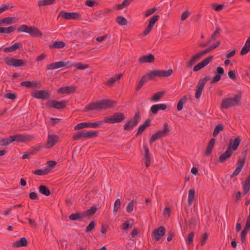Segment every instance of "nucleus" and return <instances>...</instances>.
Returning <instances> with one entry per match:
<instances>
[{"mask_svg": "<svg viewBox=\"0 0 250 250\" xmlns=\"http://www.w3.org/2000/svg\"><path fill=\"white\" fill-rule=\"evenodd\" d=\"M173 70L171 69L167 70H154L150 71L147 74L143 76L137 84L135 90H139L147 81L153 80L155 77H168L172 75Z\"/></svg>", "mask_w": 250, "mask_h": 250, "instance_id": "nucleus-1", "label": "nucleus"}, {"mask_svg": "<svg viewBox=\"0 0 250 250\" xmlns=\"http://www.w3.org/2000/svg\"><path fill=\"white\" fill-rule=\"evenodd\" d=\"M115 104V101L109 99L91 102L84 107L83 111L87 112L92 110L99 111L103 109H107L114 106Z\"/></svg>", "mask_w": 250, "mask_h": 250, "instance_id": "nucleus-2", "label": "nucleus"}, {"mask_svg": "<svg viewBox=\"0 0 250 250\" xmlns=\"http://www.w3.org/2000/svg\"><path fill=\"white\" fill-rule=\"evenodd\" d=\"M73 66H75L77 69L80 70H83L88 67V65L87 64H82L81 62L76 63L73 64L69 61H59L47 64L46 69L47 70H50L62 67L70 68Z\"/></svg>", "mask_w": 250, "mask_h": 250, "instance_id": "nucleus-3", "label": "nucleus"}, {"mask_svg": "<svg viewBox=\"0 0 250 250\" xmlns=\"http://www.w3.org/2000/svg\"><path fill=\"white\" fill-rule=\"evenodd\" d=\"M241 101V96L235 95L233 98H227L222 100L221 104L222 109H227L239 104Z\"/></svg>", "mask_w": 250, "mask_h": 250, "instance_id": "nucleus-4", "label": "nucleus"}, {"mask_svg": "<svg viewBox=\"0 0 250 250\" xmlns=\"http://www.w3.org/2000/svg\"><path fill=\"white\" fill-rule=\"evenodd\" d=\"M18 32H25L29 34L32 36L41 37L42 33L34 26H28L25 24L21 25L17 29Z\"/></svg>", "mask_w": 250, "mask_h": 250, "instance_id": "nucleus-5", "label": "nucleus"}, {"mask_svg": "<svg viewBox=\"0 0 250 250\" xmlns=\"http://www.w3.org/2000/svg\"><path fill=\"white\" fill-rule=\"evenodd\" d=\"M98 131L82 130L77 132L73 137L74 140H78L81 138H92L98 136Z\"/></svg>", "mask_w": 250, "mask_h": 250, "instance_id": "nucleus-6", "label": "nucleus"}, {"mask_svg": "<svg viewBox=\"0 0 250 250\" xmlns=\"http://www.w3.org/2000/svg\"><path fill=\"white\" fill-rule=\"evenodd\" d=\"M170 132V129L167 123H165L164 124V129L162 130H160L156 133L153 134L150 138L149 143L152 144L156 140L161 139V138L167 136Z\"/></svg>", "mask_w": 250, "mask_h": 250, "instance_id": "nucleus-7", "label": "nucleus"}, {"mask_svg": "<svg viewBox=\"0 0 250 250\" xmlns=\"http://www.w3.org/2000/svg\"><path fill=\"white\" fill-rule=\"evenodd\" d=\"M125 118V116L123 113L116 112L110 117H105L102 122L109 124L119 123L124 120Z\"/></svg>", "mask_w": 250, "mask_h": 250, "instance_id": "nucleus-8", "label": "nucleus"}, {"mask_svg": "<svg viewBox=\"0 0 250 250\" xmlns=\"http://www.w3.org/2000/svg\"><path fill=\"white\" fill-rule=\"evenodd\" d=\"M141 120V115L139 112H137L134 117L128 120L124 125V129L125 131H131L136 126Z\"/></svg>", "mask_w": 250, "mask_h": 250, "instance_id": "nucleus-9", "label": "nucleus"}, {"mask_svg": "<svg viewBox=\"0 0 250 250\" xmlns=\"http://www.w3.org/2000/svg\"><path fill=\"white\" fill-rule=\"evenodd\" d=\"M103 122L102 121H98L94 123L91 122H83L78 124L75 127L74 129L75 130H78L84 128L91 127L93 128H99L102 124Z\"/></svg>", "mask_w": 250, "mask_h": 250, "instance_id": "nucleus-10", "label": "nucleus"}, {"mask_svg": "<svg viewBox=\"0 0 250 250\" xmlns=\"http://www.w3.org/2000/svg\"><path fill=\"white\" fill-rule=\"evenodd\" d=\"M67 103L68 102L66 101L51 100L45 104V106L48 108H54L60 110L64 108L67 105Z\"/></svg>", "mask_w": 250, "mask_h": 250, "instance_id": "nucleus-11", "label": "nucleus"}, {"mask_svg": "<svg viewBox=\"0 0 250 250\" xmlns=\"http://www.w3.org/2000/svg\"><path fill=\"white\" fill-rule=\"evenodd\" d=\"M209 79L210 77L209 76H206L203 78L199 80L196 86V90L195 95L196 98L198 99L200 98L205 84Z\"/></svg>", "mask_w": 250, "mask_h": 250, "instance_id": "nucleus-12", "label": "nucleus"}, {"mask_svg": "<svg viewBox=\"0 0 250 250\" xmlns=\"http://www.w3.org/2000/svg\"><path fill=\"white\" fill-rule=\"evenodd\" d=\"M111 12V9L109 8H105L103 10L96 11L92 15V19L90 20V21L93 22L94 21H97L100 18H103L106 16L110 14Z\"/></svg>", "mask_w": 250, "mask_h": 250, "instance_id": "nucleus-13", "label": "nucleus"}, {"mask_svg": "<svg viewBox=\"0 0 250 250\" xmlns=\"http://www.w3.org/2000/svg\"><path fill=\"white\" fill-rule=\"evenodd\" d=\"M246 154H245L243 156L242 158H239L237 163H236V167L232 174L230 175V178H232L237 176L241 171L243 169L244 165L246 162Z\"/></svg>", "mask_w": 250, "mask_h": 250, "instance_id": "nucleus-14", "label": "nucleus"}, {"mask_svg": "<svg viewBox=\"0 0 250 250\" xmlns=\"http://www.w3.org/2000/svg\"><path fill=\"white\" fill-rule=\"evenodd\" d=\"M60 17L66 20H78L81 18V15L78 12H67L62 11L59 13L58 18Z\"/></svg>", "mask_w": 250, "mask_h": 250, "instance_id": "nucleus-15", "label": "nucleus"}, {"mask_svg": "<svg viewBox=\"0 0 250 250\" xmlns=\"http://www.w3.org/2000/svg\"><path fill=\"white\" fill-rule=\"evenodd\" d=\"M11 142L15 141L19 142H25L31 141L34 138V136L30 135L17 134L10 136Z\"/></svg>", "mask_w": 250, "mask_h": 250, "instance_id": "nucleus-16", "label": "nucleus"}, {"mask_svg": "<svg viewBox=\"0 0 250 250\" xmlns=\"http://www.w3.org/2000/svg\"><path fill=\"white\" fill-rule=\"evenodd\" d=\"M3 60L6 64L9 66L20 67L24 65V61L21 59H17L6 57L4 58Z\"/></svg>", "mask_w": 250, "mask_h": 250, "instance_id": "nucleus-17", "label": "nucleus"}, {"mask_svg": "<svg viewBox=\"0 0 250 250\" xmlns=\"http://www.w3.org/2000/svg\"><path fill=\"white\" fill-rule=\"evenodd\" d=\"M160 16L159 15H154L149 19V23L147 27L144 31L143 35L146 36L149 34L152 30L155 22L159 20Z\"/></svg>", "mask_w": 250, "mask_h": 250, "instance_id": "nucleus-18", "label": "nucleus"}, {"mask_svg": "<svg viewBox=\"0 0 250 250\" xmlns=\"http://www.w3.org/2000/svg\"><path fill=\"white\" fill-rule=\"evenodd\" d=\"M213 56H209L207 58H205L197 64H196L193 68L194 72H197L201 69L207 66L212 60Z\"/></svg>", "mask_w": 250, "mask_h": 250, "instance_id": "nucleus-19", "label": "nucleus"}, {"mask_svg": "<svg viewBox=\"0 0 250 250\" xmlns=\"http://www.w3.org/2000/svg\"><path fill=\"white\" fill-rule=\"evenodd\" d=\"M59 137L56 135L48 134L45 147L48 149L53 147L58 142Z\"/></svg>", "mask_w": 250, "mask_h": 250, "instance_id": "nucleus-20", "label": "nucleus"}, {"mask_svg": "<svg viewBox=\"0 0 250 250\" xmlns=\"http://www.w3.org/2000/svg\"><path fill=\"white\" fill-rule=\"evenodd\" d=\"M32 96L36 98L42 100H47L50 97L49 93L43 90H35L32 93Z\"/></svg>", "mask_w": 250, "mask_h": 250, "instance_id": "nucleus-21", "label": "nucleus"}, {"mask_svg": "<svg viewBox=\"0 0 250 250\" xmlns=\"http://www.w3.org/2000/svg\"><path fill=\"white\" fill-rule=\"evenodd\" d=\"M241 139L240 137H237L234 140L230 139L228 148L232 151H235L237 149L241 143Z\"/></svg>", "mask_w": 250, "mask_h": 250, "instance_id": "nucleus-22", "label": "nucleus"}, {"mask_svg": "<svg viewBox=\"0 0 250 250\" xmlns=\"http://www.w3.org/2000/svg\"><path fill=\"white\" fill-rule=\"evenodd\" d=\"M225 71L224 69L218 66L217 67L216 70L214 72L215 76L213 78L211 81V83H215L218 82L221 79V76L224 74Z\"/></svg>", "mask_w": 250, "mask_h": 250, "instance_id": "nucleus-23", "label": "nucleus"}, {"mask_svg": "<svg viewBox=\"0 0 250 250\" xmlns=\"http://www.w3.org/2000/svg\"><path fill=\"white\" fill-rule=\"evenodd\" d=\"M166 233V229L164 227H160L157 229H155L152 232V235L157 241H159L161 238Z\"/></svg>", "mask_w": 250, "mask_h": 250, "instance_id": "nucleus-24", "label": "nucleus"}, {"mask_svg": "<svg viewBox=\"0 0 250 250\" xmlns=\"http://www.w3.org/2000/svg\"><path fill=\"white\" fill-rule=\"evenodd\" d=\"M154 61V56L152 54L142 56L138 59V61L140 63H152Z\"/></svg>", "mask_w": 250, "mask_h": 250, "instance_id": "nucleus-25", "label": "nucleus"}, {"mask_svg": "<svg viewBox=\"0 0 250 250\" xmlns=\"http://www.w3.org/2000/svg\"><path fill=\"white\" fill-rule=\"evenodd\" d=\"M167 108V105L165 104L153 105L150 108V111L153 114L157 113L159 110H165Z\"/></svg>", "mask_w": 250, "mask_h": 250, "instance_id": "nucleus-26", "label": "nucleus"}, {"mask_svg": "<svg viewBox=\"0 0 250 250\" xmlns=\"http://www.w3.org/2000/svg\"><path fill=\"white\" fill-rule=\"evenodd\" d=\"M201 57L199 53L194 55L190 59L186 62V66L188 68H191Z\"/></svg>", "mask_w": 250, "mask_h": 250, "instance_id": "nucleus-27", "label": "nucleus"}, {"mask_svg": "<svg viewBox=\"0 0 250 250\" xmlns=\"http://www.w3.org/2000/svg\"><path fill=\"white\" fill-rule=\"evenodd\" d=\"M144 149L145 150L144 159L145 160V164L146 167H148L150 165L151 158L149 154V150L146 145L144 146Z\"/></svg>", "mask_w": 250, "mask_h": 250, "instance_id": "nucleus-28", "label": "nucleus"}, {"mask_svg": "<svg viewBox=\"0 0 250 250\" xmlns=\"http://www.w3.org/2000/svg\"><path fill=\"white\" fill-rule=\"evenodd\" d=\"M28 245V241L26 238L22 237L19 240L12 243V246L14 248L26 247Z\"/></svg>", "mask_w": 250, "mask_h": 250, "instance_id": "nucleus-29", "label": "nucleus"}, {"mask_svg": "<svg viewBox=\"0 0 250 250\" xmlns=\"http://www.w3.org/2000/svg\"><path fill=\"white\" fill-rule=\"evenodd\" d=\"M232 153L233 152L232 151L227 148L226 151L220 156L218 160L219 161L220 163L225 162L231 156Z\"/></svg>", "mask_w": 250, "mask_h": 250, "instance_id": "nucleus-30", "label": "nucleus"}, {"mask_svg": "<svg viewBox=\"0 0 250 250\" xmlns=\"http://www.w3.org/2000/svg\"><path fill=\"white\" fill-rule=\"evenodd\" d=\"M22 43L20 42L15 43L11 46L6 47L3 49L4 52H12L15 51L18 48H22Z\"/></svg>", "mask_w": 250, "mask_h": 250, "instance_id": "nucleus-31", "label": "nucleus"}, {"mask_svg": "<svg viewBox=\"0 0 250 250\" xmlns=\"http://www.w3.org/2000/svg\"><path fill=\"white\" fill-rule=\"evenodd\" d=\"M151 122V121L150 119H146L145 123L139 126L138 132L136 134L135 136H137L142 134L147 127L150 125Z\"/></svg>", "mask_w": 250, "mask_h": 250, "instance_id": "nucleus-32", "label": "nucleus"}, {"mask_svg": "<svg viewBox=\"0 0 250 250\" xmlns=\"http://www.w3.org/2000/svg\"><path fill=\"white\" fill-rule=\"evenodd\" d=\"M76 90V88L73 86H67L60 87L58 90V92L64 94V93H73Z\"/></svg>", "mask_w": 250, "mask_h": 250, "instance_id": "nucleus-33", "label": "nucleus"}, {"mask_svg": "<svg viewBox=\"0 0 250 250\" xmlns=\"http://www.w3.org/2000/svg\"><path fill=\"white\" fill-rule=\"evenodd\" d=\"M190 98V96L189 95H185L180 99L177 106V109L178 111L182 110L184 104L187 102L188 99Z\"/></svg>", "mask_w": 250, "mask_h": 250, "instance_id": "nucleus-34", "label": "nucleus"}, {"mask_svg": "<svg viewBox=\"0 0 250 250\" xmlns=\"http://www.w3.org/2000/svg\"><path fill=\"white\" fill-rule=\"evenodd\" d=\"M215 141L216 140L214 138H211L209 141L205 151V153L208 156L211 154L212 150L215 145Z\"/></svg>", "mask_w": 250, "mask_h": 250, "instance_id": "nucleus-35", "label": "nucleus"}, {"mask_svg": "<svg viewBox=\"0 0 250 250\" xmlns=\"http://www.w3.org/2000/svg\"><path fill=\"white\" fill-rule=\"evenodd\" d=\"M20 84L26 87H39V84L35 81H23L21 82Z\"/></svg>", "mask_w": 250, "mask_h": 250, "instance_id": "nucleus-36", "label": "nucleus"}, {"mask_svg": "<svg viewBox=\"0 0 250 250\" xmlns=\"http://www.w3.org/2000/svg\"><path fill=\"white\" fill-rule=\"evenodd\" d=\"M165 92L161 91L155 93L150 98V100L152 102H158L161 100L163 96L165 95Z\"/></svg>", "mask_w": 250, "mask_h": 250, "instance_id": "nucleus-37", "label": "nucleus"}, {"mask_svg": "<svg viewBox=\"0 0 250 250\" xmlns=\"http://www.w3.org/2000/svg\"><path fill=\"white\" fill-rule=\"evenodd\" d=\"M83 218H84V214L83 213H73L69 216V219L72 221H81Z\"/></svg>", "mask_w": 250, "mask_h": 250, "instance_id": "nucleus-38", "label": "nucleus"}, {"mask_svg": "<svg viewBox=\"0 0 250 250\" xmlns=\"http://www.w3.org/2000/svg\"><path fill=\"white\" fill-rule=\"evenodd\" d=\"M195 196V190L194 189H191L188 191V203L189 206L192 204Z\"/></svg>", "mask_w": 250, "mask_h": 250, "instance_id": "nucleus-39", "label": "nucleus"}, {"mask_svg": "<svg viewBox=\"0 0 250 250\" xmlns=\"http://www.w3.org/2000/svg\"><path fill=\"white\" fill-rule=\"evenodd\" d=\"M122 74H119L116 77H112L108 80V81L105 83L106 85L112 86L114 84L116 81L119 80L122 77Z\"/></svg>", "mask_w": 250, "mask_h": 250, "instance_id": "nucleus-40", "label": "nucleus"}, {"mask_svg": "<svg viewBox=\"0 0 250 250\" xmlns=\"http://www.w3.org/2000/svg\"><path fill=\"white\" fill-rule=\"evenodd\" d=\"M65 42L62 41H55L53 44L49 45V47L50 49L54 48H62L65 46Z\"/></svg>", "mask_w": 250, "mask_h": 250, "instance_id": "nucleus-41", "label": "nucleus"}, {"mask_svg": "<svg viewBox=\"0 0 250 250\" xmlns=\"http://www.w3.org/2000/svg\"><path fill=\"white\" fill-rule=\"evenodd\" d=\"M39 191L41 193L46 196H48L51 194L49 189L44 185H41L39 187Z\"/></svg>", "mask_w": 250, "mask_h": 250, "instance_id": "nucleus-42", "label": "nucleus"}, {"mask_svg": "<svg viewBox=\"0 0 250 250\" xmlns=\"http://www.w3.org/2000/svg\"><path fill=\"white\" fill-rule=\"evenodd\" d=\"M16 29L15 25L9 26L8 27H0V33L9 34L14 32Z\"/></svg>", "mask_w": 250, "mask_h": 250, "instance_id": "nucleus-43", "label": "nucleus"}, {"mask_svg": "<svg viewBox=\"0 0 250 250\" xmlns=\"http://www.w3.org/2000/svg\"><path fill=\"white\" fill-rule=\"evenodd\" d=\"M132 0H124L121 4L116 5L115 8L117 10L122 9L127 6L132 1Z\"/></svg>", "mask_w": 250, "mask_h": 250, "instance_id": "nucleus-44", "label": "nucleus"}, {"mask_svg": "<svg viewBox=\"0 0 250 250\" xmlns=\"http://www.w3.org/2000/svg\"><path fill=\"white\" fill-rule=\"evenodd\" d=\"M97 208L96 206H92L89 209L85 211L83 213L84 214V217L85 216H90L93 215L96 212Z\"/></svg>", "mask_w": 250, "mask_h": 250, "instance_id": "nucleus-45", "label": "nucleus"}, {"mask_svg": "<svg viewBox=\"0 0 250 250\" xmlns=\"http://www.w3.org/2000/svg\"><path fill=\"white\" fill-rule=\"evenodd\" d=\"M116 21L119 25L122 26L126 25L128 23L127 20L122 16H118L116 19Z\"/></svg>", "mask_w": 250, "mask_h": 250, "instance_id": "nucleus-46", "label": "nucleus"}, {"mask_svg": "<svg viewBox=\"0 0 250 250\" xmlns=\"http://www.w3.org/2000/svg\"><path fill=\"white\" fill-rule=\"evenodd\" d=\"M224 130V126L222 124H218L215 126L214 131L213 132V136L216 137L218 135L219 133Z\"/></svg>", "mask_w": 250, "mask_h": 250, "instance_id": "nucleus-47", "label": "nucleus"}, {"mask_svg": "<svg viewBox=\"0 0 250 250\" xmlns=\"http://www.w3.org/2000/svg\"><path fill=\"white\" fill-rule=\"evenodd\" d=\"M33 173L37 175H44L48 173V169H46L45 167L44 169H38L33 171Z\"/></svg>", "mask_w": 250, "mask_h": 250, "instance_id": "nucleus-48", "label": "nucleus"}, {"mask_svg": "<svg viewBox=\"0 0 250 250\" xmlns=\"http://www.w3.org/2000/svg\"><path fill=\"white\" fill-rule=\"evenodd\" d=\"M55 1V0H42L38 1V6H45L50 5L54 3Z\"/></svg>", "mask_w": 250, "mask_h": 250, "instance_id": "nucleus-49", "label": "nucleus"}, {"mask_svg": "<svg viewBox=\"0 0 250 250\" xmlns=\"http://www.w3.org/2000/svg\"><path fill=\"white\" fill-rule=\"evenodd\" d=\"M10 137L6 138L0 139V146H7L11 143Z\"/></svg>", "mask_w": 250, "mask_h": 250, "instance_id": "nucleus-50", "label": "nucleus"}, {"mask_svg": "<svg viewBox=\"0 0 250 250\" xmlns=\"http://www.w3.org/2000/svg\"><path fill=\"white\" fill-rule=\"evenodd\" d=\"M211 7L214 10L218 12L221 11L224 8L225 5L223 4H218L216 3H213L211 4Z\"/></svg>", "mask_w": 250, "mask_h": 250, "instance_id": "nucleus-51", "label": "nucleus"}, {"mask_svg": "<svg viewBox=\"0 0 250 250\" xmlns=\"http://www.w3.org/2000/svg\"><path fill=\"white\" fill-rule=\"evenodd\" d=\"M249 229L247 228H244L243 230L242 231L241 233V241L242 243H244L246 241V235L247 234L248 231L249 230Z\"/></svg>", "mask_w": 250, "mask_h": 250, "instance_id": "nucleus-52", "label": "nucleus"}, {"mask_svg": "<svg viewBox=\"0 0 250 250\" xmlns=\"http://www.w3.org/2000/svg\"><path fill=\"white\" fill-rule=\"evenodd\" d=\"M14 19L15 18L12 17L4 18L1 19V22H2L3 23L11 24L14 22Z\"/></svg>", "mask_w": 250, "mask_h": 250, "instance_id": "nucleus-53", "label": "nucleus"}, {"mask_svg": "<svg viewBox=\"0 0 250 250\" xmlns=\"http://www.w3.org/2000/svg\"><path fill=\"white\" fill-rule=\"evenodd\" d=\"M17 94L16 93H7L4 94V97L12 100H14L17 98Z\"/></svg>", "mask_w": 250, "mask_h": 250, "instance_id": "nucleus-54", "label": "nucleus"}, {"mask_svg": "<svg viewBox=\"0 0 250 250\" xmlns=\"http://www.w3.org/2000/svg\"><path fill=\"white\" fill-rule=\"evenodd\" d=\"M56 164L57 163L54 161H48L47 162V166L45 167V168L48 169V173L50 171L51 169L53 168Z\"/></svg>", "mask_w": 250, "mask_h": 250, "instance_id": "nucleus-55", "label": "nucleus"}, {"mask_svg": "<svg viewBox=\"0 0 250 250\" xmlns=\"http://www.w3.org/2000/svg\"><path fill=\"white\" fill-rule=\"evenodd\" d=\"M96 225L94 221H91L85 229V232H89L93 230Z\"/></svg>", "mask_w": 250, "mask_h": 250, "instance_id": "nucleus-56", "label": "nucleus"}, {"mask_svg": "<svg viewBox=\"0 0 250 250\" xmlns=\"http://www.w3.org/2000/svg\"><path fill=\"white\" fill-rule=\"evenodd\" d=\"M121 206V200L120 199H117L114 202V208H113V212H116L118 209L120 208Z\"/></svg>", "mask_w": 250, "mask_h": 250, "instance_id": "nucleus-57", "label": "nucleus"}, {"mask_svg": "<svg viewBox=\"0 0 250 250\" xmlns=\"http://www.w3.org/2000/svg\"><path fill=\"white\" fill-rule=\"evenodd\" d=\"M221 29L219 27H217L216 29V30L213 32V33L212 34L211 36V40H215L217 38L219 37V35H220V32H221Z\"/></svg>", "mask_w": 250, "mask_h": 250, "instance_id": "nucleus-58", "label": "nucleus"}, {"mask_svg": "<svg viewBox=\"0 0 250 250\" xmlns=\"http://www.w3.org/2000/svg\"><path fill=\"white\" fill-rule=\"evenodd\" d=\"M135 204V202L133 200L131 201L126 207V211L128 213H130L133 209V207Z\"/></svg>", "mask_w": 250, "mask_h": 250, "instance_id": "nucleus-59", "label": "nucleus"}, {"mask_svg": "<svg viewBox=\"0 0 250 250\" xmlns=\"http://www.w3.org/2000/svg\"><path fill=\"white\" fill-rule=\"evenodd\" d=\"M157 10V9L155 7L148 9L146 11L145 15L146 17H147L153 14Z\"/></svg>", "mask_w": 250, "mask_h": 250, "instance_id": "nucleus-60", "label": "nucleus"}, {"mask_svg": "<svg viewBox=\"0 0 250 250\" xmlns=\"http://www.w3.org/2000/svg\"><path fill=\"white\" fill-rule=\"evenodd\" d=\"M250 51V48L247 47V46H244L241 51H240V55H242V56H243V55H245L247 54H248Z\"/></svg>", "mask_w": 250, "mask_h": 250, "instance_id": "nucleus-61", "label": "nucleus"}, {"mask_svg": "<svg viewBox=\"0 0 250 250\" xmlns=\"http://www.w3.org/2000/svg\"><path fill=\"white\" fill-rule=\"evenodd\" d=\"M243 194L244 195L247 194L250 189V186L249 185H247L244 184L243 186Z\"/></svg>", "mask_w": 250, "mask_h": 250, "instance_id": "nucleus-62", "label": "nucleus"}, {"mask_svg": "<svg viewBox=\"0 0 250 250\" xmlns=\"http://www.w3.org/2000/svg\"><path fill=\"white\" fill-rule=\"evenodd\" d=\"M42 148V146H38L36 147H33L30 149V150L31 151V152L33 153V155H34L36 154L37 152L40 151Z\"/></svg>", "mask_w": 250, "mask_h": 250, "instance_id": "nucleus-63", "label": "nucleus"}, {"mask_svg": "<svg viewBox=\"0 0 250 250\" xmlns=\"http://www.w3.org/2000/svg\"><path fill=\"white\" fill-rule=\"evenodd\" d=\"M171 209L169 207H166L163 212V215L165 217L168 218L170 216Z\"/></svg>", "mask_w": 250, "mask_h": 250, "instance_id": "nucleus-64", "label": "nucleus"}]
</instances>
